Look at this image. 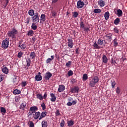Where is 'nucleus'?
Masks as SVG:
<instances>
[{
	"mask_svg": "<svg viewBox=\"0 0 127 127\" xmlns=\"http://www.w3.org/2000/svg\"><path fill=\"white\" fill-rule=\"evenodd\" d=\"M18 34V31L16 30L14 28H13L12 30L9 31L7 33V35L9 37H11L12 39L14 38H16V36H15L16 34Z\"/></svg>",
	"mask_w": 127,
	"mask_h": 127,
	"instance_id": "1",
	"label": "nucleus"
},
{
	"mask_svg": "<svg viewBox=\"0 0 127 127\" xmlns=\"http://www.w3.org/2000/svg\"><path fill=\"white\" fill-rule=\"evenodd\" d=\"M99 80L100 79L98 76L93 77L91 80L90 81L89 86L92 87H95V86H96V83H98Z\"/></svg>",
	"mask_w": 127,
	"mask_h": 127,
	"instance_id": "2",
	"label": "nucleus"
},
{
	"mask_svg": "<svg viewBox=\"0 0 127 127\" xmlns=\"http://www.w3.org/2000/svg\"><path fill=\"white\" fill-rule=\"evenodd\" d=\"M32 20L33 22L38 23L39 22V14L38 13H35V15L32 17Z\"/></svg>",
	"mask_w": 127,
	"mask_h": 127,
	"instance_id": "3",
	"label": "nucleus"
},
{
	"mask_svg": "<svg viewBox=\"0 0 127 127\" xmlns=\"http://www.w3.org/2000/svg\"><path fill=\"white\" fill-rule=\"evenodd\" d=\"M8 44H9V41H8L7 40H4L2 42V48H3V49H6V48H8Z\"/></svg>",
	"mask_w": 127,
	"mask_h": 127,
	"instance_id": "4",
	"label": "nucleus"
},
{
	"mask_svg": "<svg viewBox=\"0 0 127 127\" xmlns=\"http://www.w3.org/2000/svg\"><path fill=\"white\" fill-rule=\"evenodd\" d=\"M51 77H52V73L50 72H48L46 73L44 78L45 80H48L50 78H51Z\"/></svg>",
	"mask_w": 127,
	"mask_h": 127,
	"instance_id": "5",
	"label": "nucleus"
},
{
	"mask_svg": "<svg viewBox=\"0 0 127 127\" xmlns=\"http://www.w3.org/2000/svg\"><path fill=\"white\" fill-rule=\"evenodd\" d=\"M77 8H82L84 6V2L79 0L77 1Z\"/></svg>",
	"mask_w": 127,
	"mask_h": 127,
	"instance_id": "6",
	"label": "nucleus"
},
{
	"mask_svg": "<svg viewBox=\"0 0 127 127\" xmlns=\"http://www.w3.org/2000/svg\"><path fill=\"white\" fill-rule=\"evenodd\" d=\"M79 90L80 88L78 86H74L73 88H71L70 90V92L71 93H79Z\"/></svg>",
	"mask_w": 127,
	"mask_h": 127,
	"instance_id": "7",
	"label": "nucleus"
},
{
	"mask_svg": "<svg viewBox=\"0 0 127 127\" xmlns=\"http://www.w3.org/2000/svg\"><path fill=\"white\" fill-rule=\"evenodd\" d=\"M47 115V112H42L40 118H39V121H40V120H42V119H43V118L45 117L46 116V115Z\"/></svg>",
	"mask_w": 127,
	"mask_h": 127,
	"instance_id": "8",
	"label": "nucleus"
},
{
	"mask_svg": "<svg viewBox=\"0 0 127 127\" xmlns=\"http://www.w3.org/2000/svg\"><path fill=\"white\" fill-rule=\"evenodd\" d=\"M41 115V113H40V112H36L35 113V115L34 117V120H37L38 119H39Z\"/></svg>",
	"mask_w": 127,
	"mask_h": 127,
	"instance_id": "9",
	"label": "nucleus"
},
{
	"mask_svg": "<svg viewBox=\"0 0 127 127\" xmlns=\"http://www.w3.org/2000/svg\"><path fill=\"white\" fill-rule=\"evenodd\" d=\"M65 90V86L61 85L58 88V91L60 92H63Z\"/></svg>",
	"mask_w": 127,
	"mask_h": 127,
	"instance_id": "10",
	"label": "nucleus"
},
{
	"mask_svg": "<svg viewBox=\"0 0 127 127\" xmlns=\"http://www.w3.org/2000/svg\"><path fill=\"white\" fill-rule=\"evenodd\" d=\"M104 42H106V41L99 38L98 40L97 44H98V45H103Z\"/></svg>",
	"mask_w": 127,
	"mask_h": 127,
	"instance_id": "11",
	"label": "nucleus"
},
{
	"mask_svg": "<svg viewBox=\"0 0 127 127\" xmlns=\"http://www.w3.org/2000/svg\"><path fill=\"white\" fill-rule=\"evenodd\" d=\"M50 96L51 97V101L52 102H55L56 101V96H55V95H54V93H51L50 94Z\"/></svg>",
	"mask_w": 127,
	"mask_h": 127,
	"instance_id": "12",
	"label": "nucleus"
},
{
	"mask_svg": "<svg viewBox=\"0 0 127 127\" xmlns=\"http://www.w3.org/2000/svg\"><path fill=\"white\" fill-rule=\"evenodd\" d=\"M35 80L36 81H41L42 80V76L41 75H36L35 76Z\"/></svg>",
	"mask_w": 127,
	"mask_h": 127,
	"instance_id": "13",
	"label": "nucleus"
},
{
	"mask_svg": "<svg viewBox=\"0 0 127 127\" xmlns=\"http://www.w3.org/2000/svg\"><path fill=\"white\" fill-rule=\"evenodd\" d=\"M103 59V63H104L106 64V63H108V58H107V56L106 55H104L102 57Z\"/></svg>",
	"mask_w": 127,
	"mask_h": 127,
	"instance_id": "14",
	"label": "nucleus"
},
{
	"mask_svg": "<svg viewBox=\"0 0 127 127\" xmlns=\"http://www.w3.org/2000/svg\"><path fill=\"white\" fill-rule=\"evenodd\" d=\"M67 43L68 44V47L72 48L73 47V41L71 39H68Z\"/></svg>",
	"mask_w": 127,
	"mask_h": 127,
	"instance_id": "15",
	"label": "nucleus"
},
{
	"mask_svg": "<svg viewBox=\"0 0 127 127\" xmlns=\"http://www.w3.org/2000/svg\"><path fill=\"white\" fill-rule=\"evenodd\" d=\"M117 14L119 17H121V16H122L123 15V11L120 9H118Z\"/></svg>",
	"mask_w": 127,
	"mask_h": 127,
	"instance_id": "16",
	"label": "nucleus"
},
{
	"mask_svg": "<svg viewBox=\"0 0 127 127\" xmlns=\"http://www.w3.org/2000/svg\"><path fill=\"white\" fill-rule=\"evenodd\" d=\"M30 57L31 58V59H34V58L36 57V54L35 53H34V52H32L30 54Z\"/></svg>",
	"mask_w": 127,
	"mask_h": 127,
	"instance_id": "17",
	"label": "nucleus"
},
{
	"mask_svg": "<svg viewBox=\"0 0 127 127\" xmlns=\"http://www.w3.org/2000/svg\"><path fill=\"white\" fill-rule=\"evenodd\" d=\"M25 108H26V104L25 103H22L20 106V110H22V111L24 110Z\"/></svg>",
	"mask_w": 127,
	"mask_h": 127,
	"instance_id": "18",
	"label": "nucleus"
},
{
	"mask_svg": "<svg viewBox=\"0 0 127 127\" xmlns=\"http://www.w3.org/2000/svg\"><path fill=\"white\" fill-rule=\"evenodd\" d=\"M104 17L106 20H108L109 19V17H110V13L109 11L106 12L104 14Z\"/></svg>",
	"mask_w": 127,
	"mask_h": 127,
	"instance_id": "19",
	"label": "nucleus"
},
{
	"mask_svg": "<svg viewBox=\"0 0 127 127\" xmlns=\"http://www.w3.org/2000/svg\"><path fill=\"white\" fill-rule=\"evenodd\" d=\"M98 4L101 7H103V6H105V1H104L103 0H100L98 2Z\"/></svg>",
	"mask_w": 127,
	"mask_h": 127,
	"instance_id": "20",
	"label": "nucleus"
},
{
	"mask_svg": "<svg viewBox=\"0 0 127 127\" xmlns=\"http://www.w3.org/2000/svg\"><path fill=\"white\" fill-rule=\"evenodd\" d=\"M29 15H30V16H33L35 14L34 13V10L33 9H30L28 11Z\"/></svg>",
	"mask_w": 127,
	"mask_h": 127,
	"instance_id": "21",
	"label": "nucleus"
},
{
	"mask_svg": "<svg viewBox=\"0 0 127 127\" xmlns=\"http://www.w3.org/2000/svg\"><path fill=\"white\" fill-rule=\"evenodd\" d=\"M2 71L4 74H8V68L6 67L3 68Z\"/></svg>",
	"mask_w": 127,
	"mask_h": 127,
	"instance_id": "22",
	"label": "nucleus"
},
{
	"mask_svg": "<svg viewBox=\"0 0 127 127\" xmlns=\"http://www.w3.org/2000/svg\"><path fill=\"white\" fill-rule=\"evenodd\" d=\"M48 126V124H47V121H43L42 122V127H47Z\"/></svg>",
	"mask_w": 127,
	"mask_h": 127,
	"instance_id": "23",
	"label": "nucleus"
},
{
	"mask_svg": "<svg viewBox=\"0 0 127 127\" xmlns=\"http://www.w3.org/2000/svg\"><path fill=\"white\" fill-rule=\"evenodd\" d=\"M120 22H121V20L119 18H117L114 21V24H116V25H118Z\"/></svg>",
	"mask_w": 127,
	"mask_h": 127,
	"instance_id": "24",
	"label": "nucleus"
},
{
	"mask_svg": "<svg viewBox=\"0 0 127 127\" xmlns=\"http://www.w3.org/2000/svg\"><path fill=\"white\" fill-rule=\"evenodd\" d=\"M74 125V121L72 120H70L67 122V126L68 127H72Z\"/></svg>",
	"mask_w": 127,
	"mask_h": 127,
	"instance_id": "25",
	"label": "nucleus"
},
{
	"mask_svg": "<svg viewBox=\"0 0 127 127\" xmlns=\"http://www.w3.org/2000/svg\"><path fill=\"white\" fill-rule=\"evenodd\" d=\"M31 28L33 29V30H36L37 29V26L35 23H33L32 24Z\"/></svg>",
	"mask_w": 127,
	"mask_h": 127,
	"instance_id": "26",
	"label": "nucleus"
},
{
	"mask_svg": "<svg viewBox=\"0 0 127 127\" xmlns=\"http://www.w3.org/2000/svg\"><path fill=\"white\" fill-rule=\"evenodd\" d=\"M30 111H34L36 112V111H38V108L36 106H33L30 107Z\"/></svg>",
	"mask_w": 127,
	"mask_h": 127,
	"instance_id": "27",
	"label": "nucleus"
},
{
	"mask_svg": "<svg viewBox=\"0 0 127 127\" xmlns=\"http://www.w3.org/2000/svg\"><path fill=\"white\" fill-rule=\"evenodd\" d=\"M51 59L49 58L47 60L46 63H50V62H51L52 61V60H53V59H54V56H51Z\"/></svg>",
	"mask_w": 127,
	"mask_h": 127,
	"instance_id": "28",
	"label": "nucleus"
},
{
	"mask_svg": "<svg viewBox=\"0 0 127 127\" xmlns=\"http://www.w3.org/2000/svg\"><path fill=\"white\" fill-rule=\"evenodd\" d=\"M21 92L20 90L18 89H15V90L13 91V93L14 95H19L20 94Z\"/></svg>",
	"mask_w": 127,
	"mask_h": 127,
	"instance_id": "29",
	"label": "nucleus"
},
{
	"mask_svg": "<svg viewBox=\"0 0 127 127\" xmlns=\"http://www.w3.org/2000/svg\"><path fill=\"white\" fill-rule=\"evenodd\" d=\"M37 98L40 100L41 101H42L43 100V96H42V94H38L37 95Z\"/></svg>",
	"mask_w": 127,
	"mask_h": 127,
	"instance_id": "30",
	"label": "nucleus"
},
{
	"mask_svg": "<svg viewBox=\"0 0 127 127\" xmlns=\"http://www.w3.org/2000/svg\"><path fill=\"white\" fill-rule=\"evenodd\" d=\"M40 20H41L42 21H43L44 22V21H45V14H42L41 15Z\"/></svg>",
	"mask_w": 127,
	"mask_h": 127,
	"instance_id": "31",
	"label": "nucleus"
},
{
	"mask_svg": "<svg viewBox=\"0 0 127 127\" xmlns=\"http://www.w3.org/2000/svg\"><path fill=\"white\" fill-rule=\"evenodd\" d=\"M94 12L95 13H101L102 10H101V9H94Z\"/></svg>",
	"mask_w": 127,
	"mask_h": 127,
	"instance_id": "32",
	"label": "nucleus"
},
{
	"mask_svg": "<svg viewBox=\"0 0 127 127\" xmlns=\"http://www.w3.org/2000/svg\"><path fill=\"white\" fill-rule=\"evenodd\" d=\"M0 112L1 113H3V114H5L6 113V110L4 107H0Z\"/></svg>",
	"mask_w": 127,
	"mask_h": 127,
	"instance_id": "33",
	"label": "nucleus"
},
{
	"mask_svg": "<svg viewBox=\"0 0 127 127\" xmlns=\"http://www.w3.org/2000/svg\"><path fill=\"white\" fill-rule=\"evenodd\" d=\"M93 47L96 49H100V46L97 44V42H95L93 44Z\"/></svg>",
	"mask_w": 127,
	"mask_h": 127,
	"instance_id": "34",
	"label": "nucleus"
},
{
	"mask_svg": "<svg viewBox=\"0 0 127 127\" xmlns=\"http://www.w3.org/2000/svg\"><path fill=\"white\" fill-rule=\"evenodd\" d=\"M26 62H27V65L28 67H29V66H30V64L31 63V61H30V59L28 58V59H27Z\"/></svg>",
	"mask_w": 127,
	"mask_h": 127,
	"instance_id": "35",
	"label": "nucleus"
},
{
	"mask_svg": "<svg viewBox=\"0 0 127 127\" xmlns=\"http://www.w3.org/2000/svg\"><path fill=\"white\" fill-rule=\"evenodd\" d=\"M82 79H83V81H86V80H87L88 79V74H83Z\"/></svg>",
	"mask_w": 127,
	"mask_h": 127,
	"instance_id": "36",
	"label": "nucleus"
},
{
	"mask_svg": "<svg viewBox=\"0 0 127 127\" xmlns=\"http://www.w3.org/2000/svg\"><path fill=\"white\" fill-rule=\"evenodd\" d=\"M27 35H28V36H32V35H33V31L32 30H30L28 33L27 34Z\"/></svg>",
	"mask_w": 127,
	"mask_h": 127,
	"instance_id": "37",
	"label": "nucleus"
},
{
	"mask_svg": "<svg viewBox=\"0 0 127 127\" xmlns=\"http://www.w3.org/2000/svg\"><path fill=\"white\" fill-rule=\"evenodd\" d=\"M56 15H57V13H56V11H52V16L53 17H55V16H56Z\"/></svg>",
	"mask_w": 127,
	"mask_h": 127,
	"instance_id": "38",
	"label": "nucleus"
},
{
	"mask_svg": "<svg viewBox=\"0 0 127 127\" xmlns=\"http://www.w3.org/2000/svg\"><path fill=\"white\" fill-rule=\"evenodd\" d=\"M80 28H81L84 29L85 28V24L84 23V22L81 21L80 23Z\"/></svg>",
	"mask_w": 127,
	"mask_h": 127,
	"instance_id": "39",
	"label": "nucleus"
},
{
	"mask_svg": "<svg viewBox=\"0 0 127 127\" xmlns=\"http://www.w3.org/2000/svg\"><path fill=\"white\" fill-rule=\"evenodd\" d=\"M60 126L61 127H64V126H65V122L64 121V120H62Z\"/></svg>",
	"mask_w": 127,
	"mask_h": 127,
	"instance_id": "40",
	"label": "nucleus"
},
{
	"mask_svg": "<svg viewBox=\"0 0 127 127\" xmlns=\"http://www.w3.org/2000/svg\"><path fill=\"white\" fill-rule=\"evenodd\" d=\"M41 107L42 108L43 111H44L46 109V106H45V104L44 103H43L41 104Z\"/></svg>",
	"mask_w": 127,
	"mask_h": 127,
	"instance_id": "41",
	"label": "nucleus"
},
{
	"mask_svg": "<svg viewBox=\"0 0 127 127\" xmlns=\"http://www.w3.org/2000/svg\"><path fill=\"white\" fill-rule=\"evenodd\" d=\"M23 55V54L22 53V52H20L18 53V58H21V57H22V55Z\"/></svg>",
	"mask_w": 127,
	"mask_h": 127,
	"instance_id": "42",
	"label": "nucleus"
},
{
	"mask_svg": "<svg viewBox=\"0 0 127 127\" xmlns=\"http://www.w3.org/2000/svg\"><path fill=\"white\" fill-rule=\"evenodd\" d=\"M111 84H112V88H115V86H116V82L115 81H111Z\"/></svg>",
	"mask_w": 127,
	"mask_h": 127,
	"instance_id": "43",
	"label": "nucleus"
},
{
	"mask_svg": "<svg viewBox=\"0 0 127 127\" xmlns=\"http://www.w3.org/2000/svg\"><path fill=\"white\" fill-rule=\"evenodd\" d=\"M26 48V45H25V44H22L20 46V48L23 50L25 49Z\"/></svg>",
	"mask_w": 127,
	"mask_h": 127,
	"instance_id": "44",
	"label": "nucleus"
},
{
	"mask_svg": "<svg viewBox=\"0 0 127 127\" xmlns=\"http://www.w3.org/2000/svg\"><path fill=\"white\" fill-rule=\"evenodd\" d=\"M73 75V71L72 70H69L68 72V76H72Z\"/></svg>",
	"mask_w": 127,
	"mask_h": 127,
	"instance_id": "45",
	"label": "nucleus"
},
{
	"mask_svg": "<svg viewBox=\"0 0 127 127\" xmlns=\"http://www.w3.org/2000/svg\"><path fill=\"white\" fill-rule=\"evenodd\" d=\"M71 63H72V62L68 61L67 63H66L65 66H66V67H68V66H70V65H71Z\"/></svg>",
	"mask_w": 127,
	"mask_h": 127,
	"instance_id": "46",
	"label": "nucleus"
},
{
	"mask_svg": "<svg viewBox=\"0 0 127 127\" xmlns=\"http://www.w3.org/2000/svg\"><path fill=\"white\" fill-rule=\"evenodd\" d=\"M116 93L117 94H120V93H121V89H120V87H117V88Z\"/></svg>",
	"mask_w": 127,
	"mask_h": 127,
	"instance_id": "47",
	"label": "nucleus"
},
{
	"mask_svg": "<svg viewBox=\"0 0 127 127\" xmlns=\"http://www.w3.org/2000/svg\"><path fill=\"white\" fill-rule=\"evenodd\" d=\"M78 14H79L77 12H74L73 13V17L76 18V17H77L78 16Z\"/></svg>",
	"mask_w": 127,
	"mask_h": 127,
	"instance_id": "48",
	"label": "nucleus"
},
{
	"mask_svg": "<svg viewBox=\"0 0 127 127\" xmlns=\"http://www.w3.org/2000/svg\"><path fill=\"white\" fill-rule=\"evenodd\" d=\"M29 127H34V124H33V122H32V121L30 122Z\"/></svg>",
	"mask_w": 127,
	"mask_h": 127,
	"instance_id": "49",
	"label": "nucleus"
},
{
	"mask_svg": "<svg viewBox=\"0 0 127 127\" xmlns=\"http://www.w3.org/2000/svg\"><path fill=\"white\" fill-rule=\"evenodd\" d=\"M113 42H114V46L117 47V46H118V42H117V40H114L113 41Z\"/></svg>",
	"mask_w": 127,
	"mask_h": 127,
	"instance_id": "50",
	"label": "nucleus"
},
{
	"mask_svg": "<svg viewBox=\"0 0 127 127\" xmlns=\"http://www.w3.org/2000/svg\"><path fill=\"white\" fill-rule=\"evenodd\" d=\"M116 60H115V59L114 58L112 59V62H111V64H116Z\"/></svg>",
	"mask_w": 127,
	"mask_h": 127,
	"instance_id": "51",
	"label": "nucleus"
},
{
	"mask_svg": "<svg viewBox=\"0 0 127 127\" xmlns=\"http://www.w3.org/2000/svg\"><path fill=\"white\" fill-rule=\"evenodd\" d=\"M84 31H85V32H88L89 31V30H90V29H89V28H84Z\"/></svg>",
	"mask_w": 127,
	"mask_h": 127,
	"instance_id": "52",
	"label": "nucleus"
},
{
	"mask_svg": "<svg viewBox=\"0 0 127 127\" xmlns=\"http://www.w3.org/2000/svg\"><path fill=\"white\" fill-rule=\"evenodd\" d=\"M114 31L116 32V33H119V30L118 29V28L115 27L114 28Z\"/></svg>",
	"mask_w": 127,
	"mask_h": 127,
	"instance_id": "53",
	"label": "nucleus"
},
{
	"mask_svg": "<svg viewBox=\"0 0 127 127\" xmlns=\"http://www.w3.org/2000/svg\"><path fill=\"white\" fill-rule=\"evenodd\" d=\"M13 83L15 85H17V81H16V78H15L13 79Z\"/></svg>",
	"mask_w": 127,
	"mask_h": 127,
	"instance_id": "54",
	"label": "nucleus"
},
{
	"mask_svg": "<svg viewBox=\"0 0 127 127\" xmlns=\"http://www.w3.org/2000/svg\"><path fill=\"white\" fill-rule=\"evenodd\" d=\"M56 115L57 116H60V112H59V110H57Z\"/></svg>",
	"mask_w": 127,
	"mask_h": 127,
	"instance_id": "55",
	"label": "nucleus"
},
{
	"mask_svg": "<svg viewBox=\"0 0 127 127\" xmlns=\"http://www.w3.org/2000/svg\"><path fill=\"white\" fill-rule=\"evenodd\" d=\"M111 36H112V34L108 35L107 36L108 39H109V40H111V39H112V37Z\"/></svg>",
	"mask_w": 127,
	"mask_h": 127,
	"instance_id": "56",
	"label": "nucleus"
},
{
	"mask_svg": "<svg viewBox=\"0 0 127 127\" xmlns=\"http://www.w3.org/2000/svg\"><path fill=\"white\" fill-rule=\"evenodd\" d=\"M22 87H25L26 86V82L25 81L22 82Z\"/></svg>",
	"mask_w": 127,
	"mask_h": 127,
	"instance_id": "57",
	"label": "nucleus"
},
{
	"mask_svg": "<svg viewBox=\"0 0 127 127\" xmlns=\"http://www.w3.org/2000/svg\"><path fill=\"white\" fill-rule=\"evenodd\" d=\"M71 82H72V83H73L74 84V83H76V82H77V80H76L75 79L73 78L71 79Z\"/></svg>",
	"mask_w": 127,
	"mask_h": 127,
	"instance_id": "58",
	"label": "nucleus"
},
{
	"mask_svg": "<svg viewBox=\"0 0 127 127\" xmlns=\"http://www.w3.org/2000/svg\"><path fill=\"white\" fill-rule=\"evenodd\" d=\"M72 103L71 102H68L67 103V106H68V107H71L72 106Z\"/></svg>",
	"mask_w": 127,
	"mask_h": 127,
	"instance_id": "59",
	"label": "nucleus"
},
{
	"mask_svg": "<svg viewBox=\"0 0 127 127\" xmlns=\"http://www.w3.org/2000/svg\"><path fill=\"white\" fill-rule=\"evenodd\" d=\"M59 0H52V3H56Z\"/></svg>",
	"mask_w": 127,
	"mask_h": 127,
	"instance_id": "60",
	"label": "nucleus"
},
{
	"mask_svg": "<svg viewBox=\"0 0 127 127\" xmlns=\"http://www.w3.org/2000/svg\"><path fill=\"white\" fill-rule=\"evenodd\" d=\"M72 105H76V104H77V102H76V101L73 100L72 101V102H71Z\"/></svg>",
	"mask_w": 127,
	"mask_h": 127,
	"instance_id": "61",
	"label": "nucleus"
},
{
	"mask_svg": "<svg viewBox=\"0 0 127 127\" xmlns=\"http://www.w3.org/2000/svg\"><path fill=\"white\" fill-rule=\"evenodd\" d=\"M47 97V94L45 93L44 95V96H43V98L44 99H46Z\"/></svg>",
	"mask_w": 127,
	"mask_h": 127,
	"instance_id": "62",
	"label": "nucleus"
},
{
	"mask_svg": "<svg viewBox=\"0 0 127 127\" xmlns=\"http://www.w3.org/2000/svg\"><path fill=\"white\" fill-rule=\"evenodd\" d=\"M2 80H3V76H2V75L0 76V82H1Z\"/></svg>",
	"mask_w": 127,
	"mask_h": 127,
	"instance_id": "63",
	"label": "nucleus"
},
{
	"mask_svg": "<svg viewBox=\"0 0 127 127\" xmlns=\"http://www.w3.org/2000/svg\"><path fill=\"white\" fill-rule=\"evenodd\" d=\"M29 20H30V18H27V21H26V23H27V24H28L29 23Z\"/></svg>",
	"mask_w": 127,
	"mask_h": 127,
	"instance_id": "64",
	"label": "nucleus"
}]
</instances>
